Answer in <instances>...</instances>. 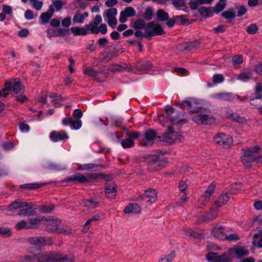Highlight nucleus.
Wrapping results in <instances>:
<instances>
[{
  "label": "nucleus",
  "mask_w": 262,
  "mask_h": 262,
  "mask_svg": "<svg viewBox=\"0 0 262 262\" xmlns=\"http://www.w3.org/2000/svg\"><path fill=\"white\" fill-rule=\"evenodd\" d=\"M73 262V258L71 256L62 254L59 252L52 251L39 255L30 254L25 255L23 259V262Z\"/></svg>",
  "instance_id": "1"
},
{
  "label": "nucleus",
  "mask_w": 262,
  "mask_h": 262,
  "mask_svg": "<svg viewBox=\"0 0 262 262\" xmlns=\"http://www.w3.org/2000/svg\"><path fill=\"white\" fill-rule=\"evenodd\" d=\"M82 117V111L77 108L74 110L73 117L64 118L62 120V124L64 126H69L72 129H80L82 125L80 118Z\"/></svg>",
  "instance_id": "2"
},
{
  "label": "nucleus",
  "mask_w": 262,
  "mask_h": 262,
  "mask_svg": "<svg viewBox=\"0 0 262 262\" xmlns=\"http://www.w3.org/2000/svg\"><path fill=\"white\" fill-rule=\"evenodd\" d=\"M165 111L167 115L166 117L165 118L164 116H160L159 118V121L163 126H166L168 124L167 123V120L170 121L174 125H181L184 123L183 120L179 119L177 112L174 110L172 107L167 106Z\"/></svg>",
  "instance_id": "3"
},
{
  "label": "nucleus",
  "mask_w": 262,
  "mask_h": 262,
  "mask_svg": "<svg viewBox=\"0 0 262 262\" xmlns=\"http://www.w3.org/2000/svg\"><path fill=\"white\" fill-rule=\"evenodd\" d=\"M195 115L193 117V120L198 124H211L215 122V118L210 115L207 110L199 108L197 111H193Z\"/></svg>",
  "instance_id": "4"
},
{
  "label": "nucleus",
  "mask_w": 262,
  "mask_h": 262,
  "mask_svg": "<svg viewBox=\"0 0 262 262\" xmlns=\"http://www.w3.org/2000/svg\"><path fill=\"white\" fill-rule=\"evenodd\" d=\"M47 231L58 233H64L68 235L72 233L70 228H65L62 225L59 220H52L48 221L46 224Z\"/></svg>",
  "instance_id": "5"
},
{
  "label": "nucleus",
  "mask_w": 262,
  "mask_h": 262,
  "mask_svg": "<svg viewBox=\"0 0 262 262\" xmlns=\"http://www.w3.org/2000/svg\"><path fill=\"white\" fill-rule=\"evenodd\" d=\"M145 37L156 35H161L165 33L160 25L154 21L148 23L145 27Z\"/></svg>",
  "instance_id": "6"
},
{
  "label": "nucleus",
  "mask_w": 262,
  "mask_h": 262,
  "mask_svg": "<svg viewBox=\"0 0 262 262\" xmlns=\"http://www.w3.org/2000/svg\"><path fill=\"white\" fill-rule=\"evenodd\" d=\"M29 243L32 245V248L36 251H40L47 245L50 244L49 238L43 236H34L28 239Z\"/></svg>",
  "instance_id": "7"
},
{
  "label": "nucleus",
  "mask_w": 262,
  "mask_h": 262,
  "mask_svg": "<svg viewBox=\"0 0 262 262\" xmlns=\"http://www.w3.org/2000/svg\"><path fill=\"white\" fill-rule=\"evenodd\" d=\"M117 10L115 8H111L106 10L103 13V17L108 25L113 28H115L117 23L116 15Z\"/></svg>",
  "instance_id": "8"
},
{
  "label": "nucleus",
  "mask_w": 262,
  "mask_h": 262,
  "mask_svg": "<svg viewBox=\"0 0 262 262\" xmlns=\"http://www.w3.org/2000/svg\"><path fill=\"white\" fill-rule=\"evenodd\" d=\"M206 258L208 261L212 262H230L232 260L228 251L221 255H218L214 252H210L206 255Z\"/></svg>",
  "instance_id": "9"
},
{
  "label": "nucleus",
  "mask_w": 262,
  "mask_h": 262,
  "mask_svg": "<svg viewBox=\"0 0 262 262\" xmlns=\"http://www.w3.org/2000/svg\"><path fill=\"white\" fill-rule=\"evenodd\" d=\"M157 138L160 139V137L157 136L156 133L154 130H148L142 136L140 141V144L144 146H150L154 143Z\"/></svg>",
  "instance_id": "10"
},
{
  "label": "nucleus",
  "mask_w": 262,
  "mask_h": 262,
  "mask_svg": "<svg viewBox=\"0 0 262 262\" xmlns=\"http://www.w3.org/2000/svg\"><path fill=\"white\" fill-rule=\"evenodd\" d=\"M214 139L216 144L226 148L230 147L232 143V139L230 136L223 133L218 134L215 136Z\"/></svg>",
  "instance_id": "11"
},
{
  "label": "nucleus",
  "mask_w": 262,
  "mask_h": 262,
  "mask_svg": "<svg viewBox=\"0 0 262 262\" xmlns=\"http://www.w3.org/2000/svg\"><path fill=\"white\" fill-rule=\"evenodd\" d=\"M157 199V193L154 189H149L144 192L143 195L140 196L138 200L145 201L150 204L155 202Z\"/></svg>",
  "instance_id": "12"
},
{
  "label": "nucleus",
  "mask_w": 262,
  "mask_h": 262,
  "mask_svg": "<svg viewBox=\"0 0 262 262\" xmlns=\"http://www.w3.org/2000/svg\"><path fill=\"white\" fill-rule=\"evenodd\" d=\"M229 255L232 259L234 257L240 258L242 256H246L248 254V251L244 247L239 246H234L228 250Z\"/></svg>",
  "instance_id": "13"
},
{
  "label": "nucleus",
  "mask_w": 262,
  "mask_h": 262,
  "mask_svg": "<svg viewBox=\"0 0 262 262\" xmlns=\"http://www.w3.org/2000/svg\"><path fill=\"white\" fill-rule=\"evenodd\" d=\"M168 131L162 136V140L171 144L180 139V135L179 133L172 131L170 126L168 127Z\"/></svg>",
  "instance_id": "14"
},
{
  "label": "nucleus",
  "mask_w": 262,
  "mask_h": 262,
  "mask_svg": "<svg viewBox=\"0 0 262 262\" xmlns=\"http://www.w3.org/2000/svg\"><path fill=\"white\" fill-rule=\"evenodd\" d=\"M84 74L94 77L98 81H103L107 77L106 73L97 72L92 69H86Z\"/></svg>",
  "instance_id": "15"
},
{
  "label": "nucleus",
  "mask_w": 262,
  "mask_h": 262,
  "mask_svg": "<svg viewBox=\"0 0 262 262\" xmlns=\"http://www.w3.org/2000/svg\"><path fill=\"white\" fill-rule=\"evenodd\" d=\"M211 232L215 238L220 240H224L227 237L224 228L221 225L213 226L211 230Z\"/></svg>",
  "instance_id": "16"
},
{
  "label": "nucleus",
  "mask_w": 262,
  "mask_h": 262,
  "mask_svg": "<svg viewBox=\"0 0 262 262\" xmlns=\"http://www.w3.org/2000/svg\"><path fill=\"white\" fill-rule=\"evenodd\" d=\"M50 139L54 142H57L64 141L69 138L68 134L65 131H52L50 135Z\"/></svg>",
  "instance_id": "17"
},
{
  "label": "nucleus",
  "mask_w": 262,
  "mask_h": 262,
  "mask_svg": "<svg viewBox=\"0 0 262 262\" xmlns=\"http://www.w3.org/2000/svg\"><path fill=\"white\" fill-rule=\"evenodd\" d=\"M148 167L150 170H158L162 167V162L157 156H151L148 162Z\"/></svg>",
  "instance_id": "18"
},
{
  "label": "nucleus",
  "mask_w": 262,
  "mask_h": 262,
  "mask_svg": "<svg viewBox=\"0 0 262 262\" xmlns=\"http://www.w3.org/2000/svg\"><path fill=\"white\" fill-rule=\"evenodd\" d=\"M43 166L46 169L54 171H62L67 169L65 165L55 163L51 161H47L43 164Z\"/></svg>",
  "instance_id": "19"
},
{
  "label": "nucleus",
  "mask_w": 262,
  "mask_h": 262,
  "mask_svg": "<svg viewBox=\"0 0 262 262\" xmlns=\"http://www.w3.org/2000/svg\"><path fill=\"white\" fill-rule=\"evenodd\" d=\"M135 15L136 11L135 9L131 7H128L120 12L119 21L121 23H125L127 21V17H133Z\"/></svg>",
  "instance_id": "20"
},
{
  "label": "nucleus",
  "mask_w": 262,
  "mask_h": 262,
  "mask_svg": "<svg viewBox=\"0 0 262 262\" xmlns=\"http://www.w3.org/2000/svg\"><path fill=\"white\" fill-rule=\"evenodd\" d=\"M212 97L215 99L225 101H231L235 98L234 95L229 92H222L213 94L212 95Z\"/></svg>",
  "instance_id": "21"
},
{
  "label": "nucleus",
  "mask_w": 262,
  "mask_h": 262,
  "mask_svg": "<svg viewBox=\"0 0 262 262\" xmlns=\"http://www.w3.org/2000/svg\"><path fill=\"white\" fill-rule=\"evenodd\" d=\"M54 12V6L53 5H50L48 11L46 12L41 13L40 16V18L41 19L40 24L41 25H44L48 23L53 16Z\"/></svg>",
  "instance_id": "22"
},
{
  "label": "nucleus",
  "mask_w": 262,
  "mask_h": 262,
  "mask_svg": "<svg viewBox=\"0 0 262 262\" xmlns=\"http://www.w3.org/2000/svg\"><path fill=\"white\" fill-rule=\"evenodd\" d=\"M116 185L113 182H110L106 184L105 187V194L110 199H113L116 195Z\"/></svg>",
  "instance_id": "23"
},
{
  "label": "nucleus",
  "mask_w": 262,
  "mask_h": 262,
  "mask_svg": "<svg viewBox=\"0 0 262 262\" xmlns=\"http://www.w3.org/2000/svg\"><path fill=\"white\" fill-rule=\"evenodd\" d=\"M260 148L258 146H255L253 147L248 148L245 149L244 155H249V157L252 160L256 161H260L259 158L258 156V151Z\"/></svg>",
  "instance_id": "24"
},
{
  "label": "nucleus",
  "mask_w": 262,
  "mask_h": 262,
  "mask_svg": "<svg viewBox=\"0 0 262 262\" xmlns=\"http://www.w3.org/2000/svg\"><path fill=\"white\" fill-rule=\"evenodd\" d=\"M102 22V17L100 15L96 16L93 21L91 22L89 25H88L83 28V35L87 33L88 31H91L93 28H96L98 25Z\"/></svg>",
  "instance_id": "25"
},
{
  "label": "nucleus",
  "mask_w": 262,
  "mask_h": 262,
  "mask_svg": "<svg viewBox=\"0 0 262 262\" xmlns=\"http://www.w3.org/2000/svg\"><path fill=\"white\" fill-rule=\"evenodd\" d=\"M13 95H17L18 94H22L24 92V87L21 84L20 80L18 78L15 79L13 81V85L12 87Z\"/></svg>",
  "instance_id": "26"
},
{
  "label": "nucleus",
  "mask_w": 262,
  "mask_h": 262,
  "mask_svg": "<svg viewBox=\"0 0 262 262\" xmlns=\"http://www.w3.org/2000/svg\"><path fill=\"white\" fill-rule=\"evenodd\" d=\"M178 105L182 108H185L186 106H188L189 108H193L195 109L199 108V104L194 99L182 101L178 103Z\"/></svg>",
  "instance_id": "27"
},
{
  "label": "nucleus",
  "mask_w": 262,
  "mask_h": 262,
  "mask_svg": "<svg viewBox=\"0 0 262 262\" xmlns=\"http://www.w3.org/2000/svg\"><path fill=\"white\" fill-rule=\"evenodd\" d=\"M141 212V207L137 204H130L124 209V212L126 214L140 213Z\"/></svg>",
  "instance_id": "28"
},
{
  "label": "nucleus",
  "mask_w": 262,
  "mask_h": 262,
  "mask_svg": "<svg viewBox=\"0 0 262 262\" xmlns=\"http://www.w3.org/2000/svg\"><path fill=\"white\" fill-rule=\"evenodd\" d=\"M213 1V0H191L189 5L191 9L196 10L200 5L210 4Z\"/></svg>",
  "instance_id": "29"
},
{
  "label": "nucleus",
  "mask_w": 262,
  "mask_h": 262,
  "mask_svg": "<svg viewBox=\"0 0 262 262\" xmlns=\"http://www.w3.org/2000/svg\"><path fill=\"white\" fill-rule=\"evenodd\" d=\"M230 196L227 193H223L221 194L215 201V205L219 207L225 205L229 200Z\"/></svg>",
  "instance_id": "30"
},
{
  "label": "nucleus",
  "mask_w": 262,
  "mask_h": 262,
  "mask_svg": "<svg viewBox=\"0 0 262 262\" xmlns=\"http://www.w3.org/2000/svg\"><path fill=\"white\" fill-rule=\"evenodd\" d=\"M49 96L52 99V102H53V104L55 105V106L60 105L63 102V98L59 94L51 93L49 94Z\"/></svg>",
  "instance_id": "31"
},
{
  "label": "nucleus",
  "mask_w": 262,
  "mask_h": 262,
  "mask_svg": "<svg viewBox=\"0 0 262 262\" xmlns=\"http://www.w3.org/2000/svg\"><path fill=\"white\" fill-rule=\"evenodd\" d=\"M27 205V202H22L21 200H17L13 202L9 206V209L11 211L16 210L18 208H24Z\"/></svg>",
  "instance_id": "32"
},
{
  "label": "nucleus",
  "mask_w": 262,
  "mask_h": 262,
  "mask_svg": "<svg viewBox=\"0 0 262 262\" xmlns=\"http://www.w3.org/2000/svg\"><path fill=\"white\" fill-rule=\"evenodd\" d=\"M200 14L205 17H211L213 15V10L208 7H202L199 9Z\"/></svg>",
  "instance_id": "33"
},
{
  "label": "nucleus",
  "mask_w": 262,
  "mask_h": 262,
  "mask_svg": "<svg viewBox=\"0 0 262 262\" xmlns=\"http://www.w3.org/2000/svg\"><path fill=\"white\" fill-rule=\"evenodd\" d=\"M146 26L145 21L142 19H138L136 21H132L130 24V27L136 30L145 29Z\"/></svg>",
  "instance_id": "34"
},
{
  "label": "nucleus",
  "mask_w": 262,
  "mask_h": 262,
  "mask_svg": "<svg viewBox=\"0 0 262 262\" xmlns=\"http://www.w3.org/2000/svg\"><path fill=\"white\" fill-rule=\"evenodd\" d=\"M107 26L105 24H101L99 27L96 28H93L91 33L94 34H98L99 32L102 34H105L107 33Z\"/></svg>",
  "instance_id": "35"
},
{
  "label": "nucleus",
  "mask_w": 262,
  "mask_h": 262,
  "mask_svg": "<svg viewBox=\"0 0 262 262\" xmlns=\"http://www.w3.org/2000/svg\"><path fill=\"white\" fill-rule=\"evenodd\" d=\"M250 103L254 106H261L262 105V95H254L250 99Z\"/></svg>",
  "instance_id": "36"
},
{
  "label": "nucleus",
  "mask_w": 262,
  "mask_h": 262,
  "mask_svg": "<svg viewBox=\"0 0 262 262\" xmlns=\"http://www.w3.org/2000/svg\"><path fill=\"white\" fill-rule=\"evenodd\" d=\"M157 17L158 20L164 21L168 19L169 14L163 9H159L157 12Z\"/></svg>",
  "instance_id": "37"
},
{
  "label": "nucleus",
  "mask_w": 262,
  "mask_h": 262,
  "mask_svg": "<svg viewBox=\"0 0 262 262\" xmlns=\"http://www.w3.org/2000/svg\"><path fill=\"white\" fill-rule=\"evenodd\" d=\"M65 182H74L78 181L80 183H82V174L79 173L77 175L75 174L67 177L63 181Z\"/></svg>",
  "instance_id": "38"
},
{
  "label": "nucleus",
  "mask_w": 262,
  "mask_h": 262,
  "mask_svg": "<svg viewBox=\"0 0 262 262\" xmlns=\"http://www.w3.org/2000/svg\"><path fill=\"white\" fill-rule=\"evenodd\" d=\"M40 222L41 219L38 217L29 218L28 222L29 226H31L30 229L35 228L40 224Z\"/></svg>",
  "instance_id": "39"
},
{
  "label": "nucleus",
  "mask_w": 262,
  "mask_h": 262,
  "mask_svg": "<svg viewBox=\"0 0 262 262\" xmlns=\"http://www.w3.org/2000/svg\"><path fill=\"white\" fill-rule=\"evenodd\" d=\"M249 155H244L242 158V160L244 166L247 168H250L252 166V163L255 161L251 159Z\"/></svg>",
  "instance_id": "40"
},
{
  "label": "nucleus",
  "mask_w": 262,
  "mask_h": 262,
  "mask_svg": "<svg viewBox=\"0 0 262 262\" xmlns=\"http://www.w3.org/2000/svg\"><path fill=\"white\" fill-rule=\"evenodd\" d=\"M228 118L232 121L242 124H244L247 122V120L245 118L241 117L235 113H233V115L230 116Z\"/></svg>",
  "instance_id": "41"
},
{
  "label": "nucleus",
  "mask_w": 262,
  "mask_h": 262,
  "mask_svg": "<svg viewBox=\"0 0 262 262\" xmlns=\"http://www.w3.org/2000/svg\"><path fill=\"white\" fill-rule=\"evenodd\" d=\"M222 15L227 19H232L235 17V13L233 9H229L227 11L224 12L222 14Z\"/></svg>",
  "instance_id": "42"
},
{
  "label": "nucleus",
  "mask_w": 262,
  "mask_h": 262,
  "mask_svg": "<svg viewBox=\"0 0 262 262\" xmlns=\"http://www.w3.org/2000/svg\"><path fill=\"white\" fill-rule=\"evenodd\" d=\"M15 227L18 230L28 229L31 227V226H29L28 222L24 220L18 222Z\"/></svg>",
  "instance_id": "43"
},
{
  "label": "nucleus",
  "mask_w": 262,
  "mask_h": 262,
  "mask_svg": "<svg viewBox=\"0 0 262 262\" xmlns=\"http://www.w3.org/2000/svg\"><path fill=\"white\" fill-rule=\"evenodd\" d=\"M171 2L172 5L178 10L182 9V8L185 5L184 0H172Z\"/></svg>",
  "instance_id": "44"
},
{
  "label": "nucleus",
  "mask_w": 262,
  "mask_h": 262,
  "mask_svg": "<svg viewBox=\"0 0 262 262\" xmlns=\"http://www.w3.org/2000/svg\"><path fill=\"white\" fill-rule=\"evenodd\" d=\"M122 146L124 148H130L134 145V141H132L131 139H129L128 138L126 139L123 140L121 142Z\"/></svg>",
  "instance_id": "45"
},
{
  "label": "nucleus",
  "mask_w": 262,
  "mask_h": 262,
  "mask_svg": "<svg viewBox=\"0 0 262 262\" xmlns=\"http://www.w3.org/2000/svg\"><path fill=\"white\" fill-rule=\"evenodd\" d=\"M243 62V57L241 55H237L234 56L232 59V63L234 66H237Z\"/></svg>",
  "instance_id": "46"
},
{
  "label": "nucleus",
  "mask_w": 262,
  "mask_h": 262,
  "mask_svg": "<svg viewBox=\"0 0 262 262\" xmlns=\"http://www.w3.org/2000/svg\"><path fill=\"white\" fill-rule=\"evenodd\" d=\"M70 33V31L69 29H58L57 31L55 33V36H61L64 37L68 36Z\"/></svg>",
  "instance_id": "47"
},
{
  "label": "nucleus",
  "mask_w": 262,
  "mask_h": 262,
  "mask_svg": "<svg viewBox=\"0 0 262 262\" xmlns=\"http://www.w3.org/2000/svg\"><path fill=\"white\" fill-rule=\"evenodd\" d=\"M153 10L151 7H147L145 11L144 17L145 19L149 20L151 19L153 16Z\"/></svg>",
  "instance_id": "48"
},
{
  "label": "nucleus",
  "mask_w": 262,
  "mask_h": 262,
  "mask_svg": "<svg viewBox=\"0 0 262 262\" xmlns=\"http://www.w3.org/2000/svg\"><path fill=\"white\" fill-rule=\"evenodd\" d=\"M211 196L206 194L205 192L202 194L199 199V202L202 204H206L210 200Z\"/></svg>",
  "instance_id": "49"
},
{
  "label": "nucleus",
  "mask_w": 262,
  "mask_h": 262,
  "mask_svg": "<svg viewBox=\"0 0 262 262\" xmlns=\"http://www.w3.org/2000/svg\"><path fill=\"white\" fill-rule=\"evenodd\" d=\"M226 5L224 4H221L220 3H218L213 8V11L214 13L217 14L221 11H222L225 7Z\"/></svg>",
  "instance_id": "50"
},
{
  "label": "nucleus",
  "mask_w": 262,
  "mask_h": 262,
  "mask_svg": "<svg viewBox=\"0 0 262 262\" xmlns=\"http://www.w3.org/2000/svg\"><path fill=\"white\" fill-rule=\"evenodd\" d=\"M173 258V255L170 254L162 256L158 262H172Z\"/></svg>",
  "instance_id": "51"
},
{
  "label": "nucleus",
  "mask_w": 262,
  "mask_h": 262,
  "mask_svg": "<svg viewBox=\"0 0 262 262\" xmlns=\"http://www.w3.org/2000/svg\"><path fill=\"white\" fill-rule=\"evenodd\" d=\"M54 209V205L53 204L45 205L41 206V210L45 213H51Z\"/></svg>",
  "instance_id": "52"
},
{
  "label": "nucleus",
  "mask_w": 262,
  "mask_h": 262,
  "mask_svg": "<svg viewBox=\"0 0 262 262\" xmlns=\"http://www.w3.org/2000/svg\"><path fill=\"white\" fill-rule=\"evenodd\" d=\"M215 188L216 184L214 182H212L211 184L209 185L205 192L211 196L215 191Z\"/></svg>",
  "instance_id": "53"
},
{
  "label": "nucleus",
  "mask_w": 262,
  "mask_h": 262,
  "mask_svg": "<svg viewBox=\"0 0 262 262\" xmlns=\"http://www.w3.org/2000/svg\"><path fill=\"white\" fill-rule=\"evenodd\" d=\"M242 188V186L241 184H233L231 186L230 192L232 194H236L239 191H241Z\"/></svg>",
  "instance_id": "54"
},
{
  "label": "nucleus",
  "mask_w": 262,
  "mask_h": 262,
  "mask_svg": "<svg viewBox=\"0 0 262 262\" xmlns=\"http://www.w3.org/2000/svg\"><path fill=\"white\" fill-rule=\"evenodd\" d=\"M224 80V77L222 74H215L212 77L213 82L214 83H220Z\"/></svg>",
  "instance_id": "55"
},
{
  "label": "nucleus",
  "mask_w": 262,
  "mask_h": 262,
  "mask_svg": "<svg viewBox=\"0 0 262 262\" xmlns=\"http://www.w3.org/2000/svg\"><path fill=\"white\" fill-rule=\"evenodd\" d=\"M13 96L15 97V100L17 102H20L21 103H24L25 101L28 100L27 97L22 94H20L19 95H13Z\"/></svg>",
  "instance_id": "56"
},
{
  "label": "nucleus",
  "mask_w": 262,
  "mask_h": 262,
  "mask_svg": "<svg viewBox=\"0 0 262 262\" xmlns=\"http://www.w3.org/2000/svg\"><path fill=\"white\" fill-rule=\"evenodd\" d=\"M217 215V210H211L209 212L207 213L206 215V217L207 220H211L215 219Z\"/></svg>",
  "instance_id": "57"
},
{
  "label": "nucleus",
  "mask_w": 262,
  "mask_h": 262,
  "mask_svg": "<svg viewBox=\"0 0 262 262\" xmlns=\"http://www.w3.org/2000/svg\"><path fill=\"white\" fill-rule=\"evenodd\" d=\"M83 203L85 208L88 207L90 208H94L97 206V203L91 200H86Z\"/></svg>",
  "instance_id": "58"
},
{
  "label": "nucleus",
  "mask_w": 262,
  "mask_h": 262,
  "mask_svg": "<svg viewBox=\"0 0 262 262\" xmlns=\"http://www.w3.org/2000/svg\"><path fill=\"white\" fill-rule=\"evenodd\" d=\"M252 74L250 72H244L238 76V79L243 80L246 81L248 79H249L251 78Z\"/></svg>",
  "instance_id": "59"
},
{
  "label": "nucleus",
  "mask_w": 262,
  "mask_h": 262,
  "mask_svg": "<svg viewBox=\"0 0 262 262\" xmlns=\"http://www.w3.org/2000/svg\"><path fill=\"white\" fill-rule=\"evenodd\" d=\"M26 206H28V211L27 213V215L29 216H33L36 214V212L35 209L33 208V205L32 203H27V205Z\"/></svg>",
  "instance_id": "60"
},
{
  "label": "nucleus",
  "mask_w": 262,
  "mask_h": 262,
  "mask_svg": "<svg viewBox=\"0 0 262 262\" xmlns=\"http://www.w3.org/2000/svg\"><path fill=\"white\" fill-rule=\"evenodd\" d=\"M258 30V27L255 24H251L247 28V31L249 34H255Z\"/></svg>",
  "instance_id": "61"
},
{
  "label": "nucleus",
  "mask_w": 262,
  "mask_h": 262,
  "mask_svg": "<svg viewBox=\"0 0 262 262\" xmlns=\"http://www.w3.org/2000/svg\"><path fill=\"white\" fill-rule=\"evenodd\" d=\"M2 12L4 13V14H11L12 13V8L11 6L4 5L2 6Z\"/></svg>",
  "instance_id": "62"
},
{
  "label": "nucleus",
  "mask_w": 262,
  "mask_h": 262,
  "mask_svg": "<svg viewBox=\"0 0 262 262\" xmlns=\"http://www.w3.org/2000/svg\"><path fill=\"white\" fill-rule=\"evenodd\" d=\"M0 234L2 235H6L7 236H10L11 232L10 228L8 227H1L0 228Z\"/></svg>",
  "instance_id": "63"
},
{
  "label": "nucleus",
  "mask_w": 262,
  "mask_h": 262,
  "mask_svg": "<svg viewBox=\"0 0 262 262\" xmlns=\"http://www.w3.org/2000/svg\"><path fill=\"white\" fill-rule=\"evenodd\" d=\"M25 17L27 20H31L34 17V13L33 11L28 9L25 13Z\"/></svg>",
  "instance_id": "64"
}]
</instances>
